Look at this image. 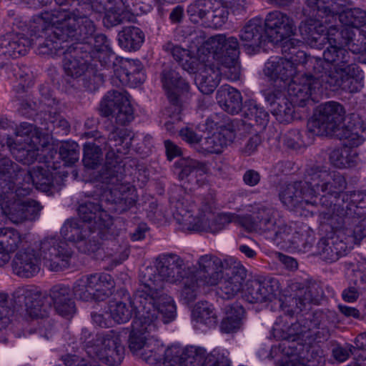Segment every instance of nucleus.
<instances>
[{
  "instance_id": "obj_1",
  "label": "nucleus",
  "mask_w": 366,
  "mask_h": 366,
  "mask_svg": "<svg viewBox=\"0 0 366 366\" xmlns=\"http://www.w3.org/2000/svg\"><path fill=\"white\" fill-rule=\"evenodd\" d=\"M305 178L314 198L323 194L315 204L317 212L332 225L342 216L362 215L366 212V190L344 192L347 182L340 173L313 164L305 169Z\"/></svg>"
},
{
  "instance_id": "obj_2",
  "label": "nucleus",
  "mask_w": 366,
  "mask_h": 366,
  "mask_svg": "<svg viewBox=\"0 0 366 366\" xmlns=\"http://www.w3.org/2000/svg\"><path fill=\"white\" fill-rule=\"evenodd\" d=\"M34 17L31 38L21 33L9 32L0 36V52L12 58L24 56L31 45L39 55L54 57L64 55L69 46L59 22L40 21L42 15Z\"/></svg>"
},
{
  "instance_id": "obj_3",
  "label": "nucleus",
  "mask_w": 366,
  "mask_h": 366,
  "mask_svg": "<svg viewBox=\"0 0 366 366\" xmlns=\"http://www.w3.org/2000/svg\"><path fill=\"white\" fill-rule=\"evenodd\" d=\"M328 44L322 57L317 56L309 61L315 76L330 88H342L351 93L358 92L360 86L357 77L360 70L355 57L339 44Z\"/></svg>"
},
{
  "instance_id": "obj_4",
  "label": "nucleus",
  "mask_w": 366,
  "mask_h": 366,
  "mask_svg": "<svg viewBox=\"0 0 366 366\" xmlns=\"http://www.w3.org/2000/svg\"><path fill=\"white\" fill-rule=\"evenodd\" d=\"M345 110L336 102L320 104L313 119L307 123V131L316 136H333L339 139H349L352 144H362L366 139V124L358 117H353L342 124Z\"/></svg>"
},
{
  "instance_id": "obj_5",
  "label": "nucleus",
  "mask_w": 366,
  "mask_h": 366,
  "mask_svg": "<svg viewBox=\"0 0 366 366\" xmlns=\"http://www.w3.org/2000/svg\"><path fill=\"white\" fill-rule=\"evenodd\" d=\"M49 297L51 302L44 303L47 299L46 294L34 287L27 286L18 288L14 293V300L16 306L24 309L31 318H44L48 316V310L52 302L55 311L61 316L70 317L76 312V305L70 288L64 285L53 286Z\"/></svg>"
},
{
  "instance_id": "obj_6",
  "label": "nucleus",
  "mask_w": 366,
  "mask_h": 366,
  "mask_svg": "<svg viewBox=\"0 0 366 366\" xmlns=\"http://www.w3.org/2000/svg\"><path fill=\"white\" fill-rule=\"evenodd\" d=\"M123 167L113 150L106 154V162L99 172L98 179L105 188L100 195L101 201L110 205L107 209L117 214L128 211L136 203L134 189L123 180Z\"/></svg>"
},
{
  "instance_id": "obj_7",
  "label": "nucleus",
  "mask_w": 366,
  "mask_h": 366,
  "mask_svg": "<svg viewBox=\"0 0 366 366\" xmlns=\"http://www.w3.org/2000/svg\"><path fill=\"white\" fill-rule=\"evenodd\" d=\"M152 269L147 267L140 275V282L142 286L141 290H137L133 294L132 305L139 313V307L136 305V301L142 302V307L147 311L149 314L145 315L150 318L151 315L154 316V324L157 329L158 314L162 315L164 323H168L173 320L177 314L176 305L174 300L164 292V284L159 280L154 278Z\"/></svg>"
},
{
  "instance_id": "obj_8",
  "label": "nucleus",
  "mask_w": 366,
  "mask_h": 366,
  "mask_svg": "<svg viewBox=\"0 0 366 366\" xmlns=\"http://www.w3.org/2000/svg\"><path fill=\"white\" fill-rule=\"evenodd\" d=\"M91 6L88 4L71 11H46L38 18L40 21L59 22L66 41H76V43L89 44L96 32V26L89 19Z\"/></svg>"
},
{
  "instance_id": "obj_9",
  "label": "nucleus",
  "mask_w": 366,
  "mask_h": 366,
  "mask_svg": "<svg viewBox=\"0 0 366 366\" xmlns=\"http://www.w3.org/2000/svg\"><path fill=\"white\" fill-rule=\"evenodd\" d=\"M81 340L89 356L98 359L106 365H117L124 358V346L119 335L113 330L94 334L88 328H83Z\"/></svg>"
},
{
  "instance_id": "obj_10",
  "label": "nucleus",
  "mask_w": 366,
  "mask_h": 366,
  "mask_svg": "<svg viewBox=\"0 0 366 366\" xmlns=\"http://www.w3.org/2000/svg\"><path fill=\"white\" fill-rule=\"evenodd\" d=\"M163 366H229L228 357L219 351L207 353L201 347L187 346L184 349L172 346L167 349Z\"/></svg>"
},
{
  "instance_id": "obj_11",
  "label": "nucleus",
  "mask_w": 366,
  "mask_h": 366,
  "mask_svg": "<svg viewBox=\"0 0 366 366\" xmlns=\"http://www.w3.org/2000/svg\"><path fill=\"white\" fill-rule=\"evenodd\" d=\"M16 137L24 138V144L20 140L7 138L6 144L16 161L24 164H31L37 158L41 148L47 146L44 135L34 129L31 124L21 123L16 131Z\"/></svg>"
},
{
  "instance_id": "obj_12",
  "label": "nucleus",
  "mask_w": 366,
  "mask_h": 366,
  "mask_svg": "<svg viewBox=\"0 0 366 366\" xmlns=\"http://www.w3.org/2000/svg\"><path fill=\"white\" fill-rule=\"evenodd\" d=\"M102 232L94 230L91 225L76 219H67L60 231L63 240L75 244L79 252L88 254L99 249V239H106Z\"/></svg>"
},
{
  "instance_id": "obj_13",
  "label": "nucleus",
  "mask_w": 366,
  "mask_h": 366,
  "mask_svg": "<svg viewBox=\"0 0 366 366\" xmlns=\"http://www.w3.org/2000/svg\"><path fill=\"white\" fill-rule=\"evenodd\" d=\"M0 197V207L3 214L14 224H19L35 221L42 209L40 203L34 199L22 200L24 197L17 190Z\"/></svg>"
},
{
  "instance_id": "obj_14",
  "label": "nucleus",
  "mask_w": 366,
  "mask_h": 366,
  "mask_svg": "<svg viewBox=\"0 0 366 366\" xmlns=\"http://www.w3.org/2000/svg\"><path fill=\"white\" fill-rule=\"evenodd\" d=\"M40 257L51 271L59 272L67 267L73 251L68 243L59 237H47L36 244Z\"/></svg>"
},
{
  "instance_id": "obj_15",
  "label": "nucleus",
  "mask_w": 366,
  "mask_h": 366,
  "mask_svg": "<svg viewBox=\"0 0 366 366\" xmlns=\"http://www.w3.org/2000/svg\"><path fill=\"white\" fill-rule=\"evenodd\" d=\"M92 46L89 44L74 43L67 46L64 56V70L68 78L73 79L71 86H76L74 81L79 83L82 76L86 73L93 59Z\"/></svg>"
},
{
  "instance_id": "obj_16",
  "label": "nucleus",
  "mask_w": 366,
  "mask_h": 366,
  "mask_svg": "<svg viewBox=\"0 0 366 366\" xmlns=\"http://www.w3.org/2000/svg\"><path fill=\"white\" fill-rule=\"evenodd\" d=\"M136 305L139 307V313L137 317L132 322V330L129 337V348L135 356L139 355V352L145 347L146 344L149 343L151 340L148 338L150 334L156 331V327L154 324V316L151 315L150 319L148 315L149 310H144L142 307V302L136 301Z\"/></svg>"
},
{
  "instance_id": "obj_17",
  "label": "nucleus",
  "mask_w": 366,
  "mask_h": 366,
  "mask_svg": "<svg viewBox=\"0 0 366 366\" xmlns=\"http://www.w3.org/2000/svg\"><path fill=\"white\" fill-rule=\"evenodd\" d=\"M101 114L112 116L117 124L125 125L134 119L133 109L127 97L119 91L109 92L100 103Z\"/></svg>"
},
{
  "instance_id": "obj_18",
  "label": "nucleus",
  "mask_w": 366,
  "mask_h": 366,
  "mask_svg": "<svg viewBox=\"0 0 366 366\" xmlns=\"http://www.w3.org/2000/svg\"><path fill=\"white\" fill-rule=\"evenodd\" d=\"M157 274L152 269V275L157 280L170 283H177L190 273V267H187L184 260L179 255L169 253L159 255L155 261ZM164 285V283H163Z\"/></svg>"
},
{
  "instance_id": "obj_19",
  "label": "nucleus",
  "mask_w": 366,
  "mask_h": 366,
  "mask_svg": "<svg viewBox=\"0 0 366 366\" xmlns=\"http://www.w3.org/2000/svg\"><path fill=\"white\" fill-rule=\"evenodd\" d=\"M104 202L101 201H86L79 204L78 214L82 222L93 227L94 230L103 232L104 237L108 239L112 219L107 211L103 208Z\"/></svg>"
},
{
  "instance_id": "obj_20",
  "label": "nucleus",
  "mask_w": 366,
  "mask_h": 366,
  "mask_svg": "<svg viewBox=\"0 0 366 366\" xmlns=\"http://www.w3.org/2000/svg\"><path fill=\"white\" fill-rule=\"evenodd\" d=\"M230 264L215 255L204 254L198 259L195 270L192 272L205 286H215Z\"/></svg>"
},
{
  "instance_id": "obj_21",
  "label": "nucleus",
  "mask_w": 366,
  "mask_h": 366,
  "mask_svg": "<svg viewBox=\"0 0 366 366\" xmlns=\"http://www.w3.org/2000/svg\"><path fill=\"white\" fill-rule=\"evenodd\" d=\"M337 26L327 28L319 20L308 19L301 22L299 31L305 42L312 48L322 49L327 44L333 43L331 34L335 33Z\"/></svg>"
},
{
  "instance_id": "obj_22",
  "label": "nucleus",
  "mask_w": 366,
  "mask_h": 366,
  "mask_svg": "<svg viewBox=\"0 0 366 366\" xmlns=\"http://www.w3.org/2000/svg\"><path fill=\"white\" fill-rule=\"evenodd\" d=\"M263 21L265 34L271 42L277 44L295 34L294 21L285 13L271 11Z\"/></svg>"
},
{
  "instance_id": "obj_23",
  "label": "nucleus",
  "mask_w": 366,
  "mask_h": 366,
  "mask_svg": "<svg viewBox=\"0 0 366 366\" xmlns=\"http://www.w3.org/2000/svg\"><path fill=\"white\" fill-rule=\"evenodd\" d=\"M26 170L10 157L0 154V197L23 186Z\"/></svg>"
},
{
  "instance_id": "obj_24",
  "label": "nucleus",
  "mask_w": 366,
  "mask_h": 366,
  "mask_svg": "<svg viewBox=\"0 0 366 366\" xmlns=\"http://www.w3.org/2000/svg\"><path fill=\"white\" fill-rule=\"evenodd\" d=\"M36 247L27 244L15 254L11 267L14 273L23 278H31L40 271V256L36 253Z\"/></svg>"
},
{
  "instance_id": "obj_25",
  "label": "nucleus",
  "mask_w": 366,
  "mask_h": 366,
  "mask_svg": "<svg viewBox=\"0 0 366 366\" xmlns=\"http://www.w3.org/2000/svg\"><path fill=\"white\" fill-rule=\"evenodd\" d=\"M24 174V184L19 187L17 194L23 196L29 195L33 186L41 192H52L56 177L49 169L36 167L32 169H26Z\"/></svg>"
},
{
  "instance_id": "obj_26",
  "label": "nucleus",
  "mask_w": 366,
  "mask_h": 366,
  "mask_svg": "<svg viewBox=\"0 0 366 366\" xmlns=\"http://www.w3.org/2000/svg\"><path fill=\"white\" fill-rule=\"evenodd\" d=\"M246 277L247 270L244 266L239 263H231L218 287V294L223 299H232L242 292Z\"/></svg>"
},
{
  "instance_id": "obj_27",
  "label": "nucleus",
  "mask_w": 366,
  "mask_h": 366,
  "mask_svg": "<svg viewBox=\"0 0 366 366\" xmlns=\"http://www.w3.org/2000/svg\"><path fill=\"white\" fill-rule=\"evenodd\" d=\"M281 202L289 209H292L302 202L306 204H317L316 199L312 201L313 194L311 187L307 182L305 174L303 181H297L287 184L280 192Z\"/></svg>"
},
{
  "instance_id": "obj_28",
  "label": "nucleus",
  "mask_w": 366,
  "mask_h": 366,
  "mask_svg": "<svg viewBox=\"0 0 366 366\" xmlns=\"http://www.w3.org/2000/svg\"><path fill=\"white\" fill-rule=\"evenodd\" d=\"M162 81L167 98L174 107L173 113L177 116L181 112L180 93L188 92V83L174 69H164L162 73Z\"/></svg>"
},
{
  "instance_id": "obj_29",
  "label": "nucleus",
  "mask_w": 366,
  "mask_h": 366,
  "mask_svg": "<svg viewBox=\"0 0 366 366\" xmlns=\"http://www.w3.org/2000/svg\"><path fill=\"white\" fill-rule=\"evenodd\" d=\"M285 90L264 92V99L271 107V113L280 123H290L294 118L295 105L287 98Z\"/></svg>"
},
{
  "instance_id": "obj_30",
  "label": "nucleus",
  "mask_w": 366,
  "mask_h": 366,
  "mask_svg": "<svg viewBox=\"0 0 366 366\" xmlns=\"http://www.w3.org/2000/svg\"><path fill=\"white\" fill-rule=\"evenodd\" d=\"M321 83L320 78L309 80L305 76H302V81L300 83L296 80L292 81L287 86V93L291 99L290 101L294 105L302 108L313 105L311 98L312 91Z\"/></svg>"
},
{
  "instance_id": "obj_31",
  "label": "nucleus",
  "mask_w": 366,
  "mask_h": 366,
  "mask_svg": "<svg viewBox=\"0 0 366 366\" xmlns=\"http://www.w3.org/2000/svg\"><path fill=\"white\" fill-rule=\"evenodd\" d=\"M247 286L245 297L251 303L272 301L279 292V282L273 278L263 281L249 280Z\"/></svg>"
},
{
  "instance_id": "obj_32",
  "label": "nucleus",
  "mask_w": 366,
  "mask_h": 366,
  "mask_svg": "<svg viewBox=\"0 0 366 366\" xmlns=\"http://www.w3.org/2000/svg\"><path fill=\"white\" fill-rule=\"evenodd\" d=\"M222 71L217 63L213 61L212 55L207 58L206 63L195 75L194 81L199 91L204 94H212L218 86Z\"/></svg>"
},
{
  "instance_id": "obj_33",
  "label": "nucleus",
  "mask_w": 366,
  "mask_h": 366,
  "mask_svg": "<svg viewBox=\"0 0 366 366\" xmlns=\"http://www.w3.org/2000/svg\"><path fill=\"white\" fill-rule=\"evenodd\" d=\"M331 35L334 44L347 46L352 54L361 53L366 46V31L363 30L337 27L335 33Z\"/></svg>"
},
{
  "instance_id": "obj_34",
  "label": "nucleus",
  "mask_w": 366,
  "mask_h": 366,
  "mask_svg": "<svg viewBox=\"0 0 366 366\" xmlns=\"http://www.w3.org/2000/svg\"><path fill=\"white\" fill-rule=\"evenodd\" d=\"M317 247L321 258L329 263L337 261L347 250V243L337 232L320 239Z\"/></svg>"
},
{
  "instance_id": "obj_35",
  "label": "nucleus",
  "mask_w": 366,
  "mask_h": 366,
  "mask_svg": "<svg viewBox=\"0 0 366 366\" xmlns=\"http://www.w3.org/2000/svg\"><path fill=\"white\" fill-rule=\"evenodd\" d=\"M264 31V21L259 17L247 21L239 31V37L247 47L248 53L255 52L259 49Z\"/></svg>"
},
{
  "instance_id": "obj_36",
  "label": "nucleus",
  "mask_w": 366,
  "mask_h": 366,
  "mask_svg": "<svg viewBox=\"0 0 366 366\" xmlns=\"http://www.w3.org/2000/svg\"><path fill=\"white\" fill-rule=\"evenodd\" d=\"M236 137L232 125L222 126L217 132L201 141V148L207 153H221L224 148L231 144Z\"/></svg>"
},
{
  "instance_id": "obj_37",
  "label": "nucleus",
  "mask_w": 366,
  "mask_h": 366,
  "mask_svg": "<svg viewBox=\"0 0 366 366\" xmlns=\"http://www.w3.org/2000/svg\"><path fill=\"white\" fill-rule=\"evenodd\" d=\"M26 244L18 231L14 229H0V267L11 259V254Z\"/></svg>"
},
{
  "instance_id": "obj_38",
  "label": "nucleus",
  "mask_w": 366,
  "mask_h": 366,
  "mask_svg": "<svg viewBox=\"0 0 366 366\" xmlns=\"http://www.w3.org/2000/svg\"><path fill=\"white\" fill-rule=\"evenodd\" d=\"M344 140V145L341 148L333 149L330 154V162L337 168L345 169L355 167L359 161V152L355 147L361 144H352L349 139Z\"/></svg>"
},
{
  "instance_id": "obj_39",
  "label": "nucleus",
  "mask_w": 366,
  "mask_h": 366,
  "mask_svg": "<svg viewBox=\"0 0 366 366\" xmlns=\"http://www.w3.org/2000/svg\"><path fill=\"white\" fill-rule=\"evenodd\" d=\"M216 98L220 107L229 114H238L242 109L241 94L229 85L221 86L217 92Z\"/></svg>"
},
{
  "instance_id": "obj_40",
  "label": "nucleus",
  "mask_w": 366,
  "mask_h": 366,
  "mask_svg": "<svg viewBox=\"0 0 366 366\" xmlns=\"http://www.w3.org/2000/svg\"><path fill=\"white\" fill-rule=\"evenodd\" d=\"M89 282L95 301H103L112 295L114 288V281L107 273L89 274Z\"/></svg>"
},
{
  "instance_id": "obj_41",
  "label": "nucleus",
  "mask_w": 366,
  "mask_h": 366,
  "mask_svg": "<svg viewBox=\"0 0 366 366\" xmlns=\"http://www.w3.org/2000/svg\"><path fill=\"white\" fill-rule=\"evenodd\" d=\"M322 291L316 285L300 289L292 299V305H295L300 312L309 310L312 303L317 304L322 298Z\"/></svg>"
},
{
  "instance_id": "obj_42",
  "label": "nucleus",
  "mask_w": 366,
  "mask_h": 366,
  "mask_svg": "<svg viewBox=\"0 0 366 366\" xmlns=\"http://www.w3.org/2000/svg\"><path fill=\"white\" fill-rule=\"evenodd\" d=\"M182 286L179 291L180 301L185 305L194 302L201 292V288L205 286L190 270V273L184 277Z\"/></svg>"
},
{
  "instance_id": "obj_43",
  "label": "nucleus",
  "mask_w": 366,
  "mask_h": 366,
  "mask_svg": "<svg viewBox=\"0 0 366 366\" xmlns=\"http://www.w3.org/2000/svg\"><path fill=\"white\" fill-rule=\"evenodd\" d=\"M355 224L352 230L355 243L359 244L366 237V212L362 215L342 216L337 219L336 228L348 229Z\"/></svg>"
},
{
  "instance_id": "obj_44",
  "label": "nucleus",
  "mask_w": 366,
  "mask_h": 366,
  "mask_svg": "<svg viewBox=\"0 0 366 366\" xmlns=\"http://www.w3.org/2000/svg\"><path fill=\"white\" fill-rule=\"evenodd\" d=\"M144 39L143 32L138 27L132 26L123 28L118 34L119 46L127 51H137Z\"/></svg>"
},
{
  "instance_id": "obj_45",
  "label": "nucleus",
  "mask_w": 366,
  "mask_h": 366,
  "mask_svg": "<svg viewBox=\"0 0 366 366\" xmlns=\"http://www.w3.org/2000/svg\"><path fill=\"white\" fill-rule=\"evenodd\" d=\"M317 327L316 323H312L311 320H306L304 324L300 322L292 323L288 328L287 332L283 334L281 337L283 340L282 346L284 347L294 348V346L290 345L297 340H302L305 335L311 330Z\"/></svg>"
},
{
  "instance_id": "obj_46",
  "label": "nucleus",
  "mask_w": 366,
  "mask_h": 366,
  "mask_svg": "<svg viewBox=\"0 0 366 366\" xmlns=\"http://www.w3.org/2000/svg\"><path fill=\"white\" fill-rule=\"evenodd\" d=\"M266 237L277 242L278 244L285 242L291 244H298L300 234L291 226L277 222L274 229L269 231Z\"/></svg>"
},
{
  "instance_id": "obj_47",
  "label": "nucleus",
  "mask_w": 366,
  "mask_h": 366,
  "mask_svg": "<svg viewBox=\"0 0 366 366\" xmlns=\"http://www.w3.org/2000/svg\"><path fill=\"white\" fill-rule=\"evenodd\" d=\"M112 227L109 229L108 239H99V242L107 240L106 252L108 256L112 258V261L116 264H121L129 256V248L127 243L120 241L119 238L114 237L112 232Z\"/></svg>"
},
{
  "instance_id": "obj_48",
  "label": "nucleus",
  "mask_w": 366,
  "mask_h": 366,
  "mask_svg": "<svg viewBox=\"0 0 366 366\" xmlns=\"http://www.w3.org/2000/svg\"><path fill=\"white\" fill-rule=\"evenodd\" d=\"M192 317L196 322L209 327L216 326L218 322L217 313L208 302H197L192 310Z\"/></svg>"
},
{
  "instance_id": "obj_49",
  "label": "nucleus",
  "mask_w": 366,
  "mask_h": 366,
  "mask_svg": "<svg viewBox=\"0 0 366 366\" xmlns=\"http://www.w3.org/2000/svg\"><path fill=\"white\" fill-rule=\"evenodd\" d=\"M133 296L129 298V304L122 301H111L109 309L112 318L117 323L127 322L132 317L134 312L136 319L137 317V311L132 305Z\"/></svg>"
},
{
  "instance_id": "obj_50",
  "label": "nucleus",
  "mask_w": 366,
  "mask_h": 366,
  "mask_svg": "<svg viewBox=\"0 0 366 366\" xmlns=\"http://www.w3.org/2000/svg\"><path fill=\"white\" fill-rule=\"evenodd\" d=\"M244 313V310L242 306L235 305L231 307L227 317L222 321L221 330L226 333L238 330L242 324Z\"/></svg>"
},
{
  "instance_id": "obj_51",
  "label": "nucleus",
  "mask_w": 366,
  "mask_h": 366,
  "mask_svg": "<svg viewBox=\"0 0 366 366\" xmlns=\"http://www.w3.org/2000/svg\"><path fill=\"white\" fill-rule=\"evenodd\" d=\"M166 352L167 349H164L158 343L151 340L149 343L146 344L145 347L139 352L137 357L149 365H155L159 363L161 365L162 364L161 361L163 357L164 361L166 359Z\"/></svg>"
},
{
  "instance_id": "obj_52",
  "label": "nucleus",
  "mask_w": 366,
  "mask_h": 366,
  "mask_svg": "<svg viewBox=\"0 0 366 366\" xmlns=\"http://www.w3.org/2000/svg\"><path fill=\"white\" fill-rule=\"evenodd\" d=\"M285 58L292 63V66H295L296 71L299 64H303L307 69V72L302 76L307 77V79L312 80L314 78H317L315 76L316 75L313 73L312 67L309 65L310 59H317V56H307L305 51L297 49L296 47H292Z\"/></svg>"
},
{
  "instance_id": "obj_53",
  "label": "nucleus",
  "mask_w": 366,
  "mask_h": 366,
  "mask_svg": "<svg viewBox=\"0 0 366 366\" xmlns=\"http://www.w3.org/2000/svg\"><path fill=\"white\" fill-rule=\"evenodd\" d=\"M214 4V7L208 14V17L205 21V27L219 28L227 20L228 6L224 5L222 0H217Z\"/></svg>"
},
{
  "instance_id": "obj_54",
  "label": "nucleus",
  "mask_w": 366,
  "mask_h": 366,
  "mask_svg": "<svg viewBox=\"0 0 366 366\" xmlns=\"http://www.w3.org/2000/svg\"><path fill=\"white\" fill-rule=\"evenodd\" d=\"M340 21L357 29L366 24V11L360 8L347 9L339 14Z\"/></svg>"
},
{
  "instance_id": "obj_55",
  "label": "nucleus",
  "mask_w": 366,
  "mask_h": 366,
  "mask_svg": "<svg viewBox=\"0 0 366 366\" xmlns=\"http://www.w3.org/2000/svg\"><path fill=\"white\" fill-rule=\"evenodd\" d=\"M82 162L87 169H96L103 160V153L99 145L94 142H86L84 144Z\"/></svg>"
},
{
  "instance_id": "obj_56",
  "label": "nucleus",
  "mask_w": 366,
  "mask_h": 366,
  "mask_svg": "<svg viewBox=\"0 0 366 366\" xmlns=\"http://www.w3.org/2000/svg\"><path fill=\"white\" fill-rule=\"evenodd\" d=\"M176 166L180 169L178 172L180 180L187 179L194 172H199L201 174H206L208 169L204 162L193 159H180L176 163Z\"/></svg>"
},
{
  "instance_id": "obj_57",
  "label": "nucleus",
  "mask_w": 366,
  "mask_h": 366,
  "mask_svg": "<svg viewBox=\"0 0 366 366\" xmlns=\"http://www.w3.org/2000/svg\"><path fill=\"white\" fill-rule=\"evenodd\" d=\"M259 227V232L267 235L269 231L274 229L277 221L274 217L272 209L260 207L253 212Z\"/></svg>"
},
{
  "instance_id": "obj_58",
  "label": "nucleus",
  "mask_w": 366,
  "mask_h": 366,
  "mask_svg": "<svg viewBox=\"0 0 366 366\" xmlns=\"http://www.w3.org/2000/svg\"><path fill=\"white\" fill-rule=\"evenodd\" d=\"M61 159L66 165H72L79 159V146L75 142H64L59 148Z\"/></svg>"
},
{
  "instance_id": "obj_59",
  "label": "nucleus",
  "mask_w": 366,
  "mask_h": 366,
  "mask_svg": "<svg viewBox=\"0 0 366 366\" xmlns=\"http://www.w3.org/2000/svg\"><path fill=\"white\" fill-rule=\"evenodd\" d=\"M105 13L103 22L107 27L114 26L127 21H131L134 16L127 11L114 6L111 11Z\"/></svg>"
},
{
  "instance_id": "obj_60",
  "label": "nucleus",
  "mask_w": 366,
  "mask_h": 366,
  "mask_svg": "<svg viewBox=\"0 0 366 366\" xmlns=\"http://www.w3.org/2000/svg\"><path fill=\"white\" fill-rule=\"evenodd\" d=\"M73 293L77 299L82 301L94 300V293L89 282V275L83 276L74 282Z\"/></svg>"
},
{
  "instance_id": "obj_61",
  "label": "nucleus",
  "mask_w": 366,
  "mask_h": 366,
  "mask_svg": "<svg viewBox=\"0 0 366 366\" xmlns=\"http://www.w3.org/2000/svg\"><path fill=\"white\" fill-rule=\"evenodd\" d=\"M52 122L48 123H41V127L49 132V136L53 132L56 134H67L69 132L70 125L69 122L63 118L59 114L54 112V118L51 119Z\"/></svg>"
},
{
  "instance_id": "obj_62",
  "label": "nucleus",
  "mask_w": 366,
  "mask_h": 366,
  "mask_svg": "<svg viewBox=\"0 0 366 366\" xmlns=\"http://www.w3.org/2000/svg\"><path fill=\"white\" fill-rule=\"evenodd\" d=\"M280 68L281 73H280L279 78L280 79V84L278 85V90H285L287 86L295 79V75L297 71L292 63H290L285 57L279 58Z\"/></svg>"
},
{
  "instance_id": "obj_63",
  "label": "nucleus",
  "mask_w": 366,
  "mask_h": 366,
  "mask_svg": "<svg viewBox=\"0 0 366 366\" xmlns=\"http://www.w3.org/2000/svg\"><path fill=\"white\" fill-rule=\"evenodd\" d=\"M244 116L262 127H264L269 122L268 112L256 104H249L244 110Z\"/></svg>"
},
{
  "instance_id": "obj_64",
  "label": "nucleus",
  "mask_w": 366,
  "mask_h": 366,
  "mask_svg": "<svg viewBox=\"0 0 366 366\" xmlns=\"http://www.w3.org/2000/svg\"><path fill=\"white\" fill-rule=\"evenodd\" d=\"M104 81V74L94 68L92 65L80 79V81H82V86L91 92L97 90Z\"/></svg>"
}]
</instances>
